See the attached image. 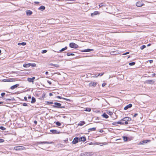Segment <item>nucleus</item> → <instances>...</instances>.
Returning <instances> with one entry per match:
<instances>
[{
	"label": "nucleus",
	"mask_w": 156,
	"mask_h": 156,
	"mask_svg": "<svg viewBox=\"0 0 156 156\" xmlns=\"http://www.w3.org/2000/svg\"><path fill=\"white\" fill-rule=\"evenodd\" d=\"M54 104L55 105H53V107L54 108H65V106H62V105L60 103L55 102Z\"/></svg>",
	"instance_id": "1"
},
{
	"label": "nucleus",
	"mask_w": 156,
	"mask_h": 156,
	"mask_svg": "<svg viewBox=\"0 0 156 156\" xmlns=\"http://www.w3.org/2000/svg\"><path fill=\"white\" fill-rule=\"evenodd\" d=\"M14 149L16 151H21L26 149V148L23 146H19L15 147Z\"/></svg>",
	"instance_id": "2"
},
{
	"label": "nucleus",
	"mask_w": 156,
	"mask_h": 156,
	"mask_svg": "<svg viewBox=\"0 0 156 156\" xmlns=\"http://www.w3.org/2000/svg\"><path fill=\"white\" fill-rule=\"evenodd\" d=\"M69 46L71 48H77L78 46L76 44L74 43H71L69 44Z\"/></svg>",
	"instance_id": "3"
},
{
	"label": "nucleus",
	"mask_w": 156,
	"mask_h": 156,
	"mask_svg": "<svg viewBox=\"0 0 156 156\" xmlns=\"http://www.w3.org/2000/svg\"><path fill=\"white\" fill-rule=\"evenodd\" d=\"M15 80L12 78H9L8 79H4L2 80L3 82H13L15 81Z\"/></svg>",
	"instance_id": "4"
},
{
	"label": "nucleus",
	"mask_w": 156,
	"mask_h": 156,
	"mask_svg": "<svg viewBox=\"0 0 156 156\" xmlns=\"http://www.w3.org/2000/svg\"><path fill=\"white\" fill-rule=\"evenodd\" d=\"M97 83L95 82H91L89 84L90 87H95L97 85Z\"/></svg>",
	"instance_id": "5"
},
{
	"label": "nucleus",
	"mask_w": 156,
	"mask_h": 156,
	"mask_svg": "<svg viewBox=\"0 0 156 156\" xmlns=\"http://www.w3.org/2000/svg\"><path fill=\"white\" fill-rule=\"evenodd\" d=\"M154 82V81L153 80H146L145 83L147 84H153Z\"/></svg>",
	"instance_id": "6"
},
{
	"label": "nucleus",
	"mask_w": 156,
	"mask_h": 156,
	"mask_svg": "<svg viewBox=\"0 0 156 156\" xmlns=\"http://www.w3.org/2000/svg\"><path fill=\"white\" fill-rule=\"evenodd\" d=\"M91 154L90 152H84L82 153L80 156H90Z\"/></svg>",
	"instance_id": "7"
},
{
	"label": "nucleus",
	"mask_w": 156,
	"mask_h": 156,
	"mask_svg": "<svg viewBox=\"0 0 156 156\" xmlns=\"http://www.w3.org/2000/svg\"><path fill=\"white\" fill-rule=\"evenodd\" d=\"M38 144H52L54 143L52 142H48V141H44L40 142L37 143Z\"/></svg>",
	"instance_id": "8"
},
{
	"label": "nucleus",
	"mask_w": 156,
	"mask_h": 156,
	"mask_svg": "<svg viewBox=\"0 0 156 156\" xmlns=\"http://www.w3.org/2000/svg\"><path fill=\"white\" fill-rule=\"evenodd\" d=\"M136 5L137 6L140 7L144 5L142 2H136Z\"/></svg>",
	"instance_id": "9"
},
{
	"label": "nucleus",
	"mask_w": 156,
	"mask_h": 156,
	"mask_svg": "<svg viewBox=\"0 0 156 156\" xmlns=\"http://www.w3.org/2000/svg\"><path fill=\"white\" fill-rule=\"evenodd\" d=\"M131 118L128 117H124L123 119H122L121 120L123 121H129L131 120Z\"/></svg>",
	"instance_id": "10"
},
{
	"label": "nucleus",
	"mask_w": 156,
	"mask_h": 156,
	"mask_svg": "<svg viewBox=\"0 0 156 156\" xmlns=\"http://www.w3.org/2000/svg\"><path fill=\"white\" fill-rule=\"evenodd\" d=\"M35 79V77H33L32 78H27V81L33 83L34 80Z\"/></svg>",
	"instance_id": "11"
},
{
	"label": "nucleus",
	"mask_w": 156,
	"mask_h": 156,
	"mask_svg": "<svg viewBox=\"0 0 156 156\" xmlns=\"http://www.w3.org/2000/svg\"><path fill=\"white\" fill-rule=\"evenodd\" d=\"M78 140H79V139L78 137L75 138L74 139L72 142L73 144H75L77 143L78 142Z\"/></svg>",
	"instance_id": "12"
},
{
	"label": "nucleus",
	"mask_w": 156,
	"mask_h": 156,
	"mask_svg": "<svg viewBox=\"0 0 156 156\" xmlns=\"http://www.w3.org/2000/svg\"><path fill=\"white\" fill-rule=\"evenodd\" d=\"M132 106V105L131 104H129L128 105H126L124 108V109L125 110H127L128 108H131Z\"/></svg>",
	"instance_id": "13"
},
{
	"label": "nucleus",
	"mask_w": 156,
	"mask_h": 156,
	"mask_svg": "<svg viewBox=\"0 0 156 156\" xmlns=\"http://www.w3.org/2000/svg\"><path fill=\"white\" fill-rule=\"evenodd\" d=\"M19 85V84H17L16 85H13L12 86H11L10 87V89L12 90H13L15 88H16L17 87H18Z\"/></svg>",
	"instance_id": "14"
},
{
	"label": "nucleus",
	"mask_w": 156,
	"mask_h": 156,
	"mask_svg": "<svg viewBox=\"0 0 156 156\" xmlns=\"http://www.w3.org/2000/svg\"><path fill=\"white\" fill-rule=\"evenodd\" d=\"M94 51V50L93 49H87L82 50V52H90V51Z\"/></svg>",
	"instance_id": "15"
},
{
	"label": "nucleus",
	"mask_w": 156,
	"mask_h": 156,
	"mask_svg": "<svg viewBox=\"0 0 156 156\" xmlns=\"http://www.w3.org/2000/svg\"><path fill=\"white\" fill-rule=\"evenodd\" d=\"M99 12L98 11H95L93 13H91V16H93L94 15H97L98 14H99Z\"/></svg>",
	"instance_id": "16"
},
{
	"label": "nucleus",
	"mask_w": 156,
	"mask_h": 156,
	"mask_svg": "<svg viewBox=\"0 0 156 156\" xmlns=\"http://www.w3.org/2000/svg\"><path fill=\"white\" fill-rule=\"evenodd\" d=\"M45 9V7L44 6L42 5L39 8H38V9L41 11H43Z\"/></svg>",
	"instance_id": "17"
},
{
	"label": "nucleus",
	"mask_w": 156,
	"mask_h": 156,
	"mask_svg": "<svg viewBox=\"0 0 156 156\" xmlns=\"http://www.w3.org/2000/svg\"><path fill=\"white\" fill-rule=\"evenodd\" d=\"M50 131L53 134H57V133H59V132H58V131L56 130H50Z\"/></svg>",
	"instance_id": "18"
},
{
	"label": "nucleus",
	"mask_w": 156,
	"mask_h": 156,
	"mask_svg": "<svg viewBox=\"0 0 156 156\" xmlns=\"http://www.w3.org/2000/svg\"><path fill=\"white\" fill-rule=\"evenodd\" d=\"M57 98H60V99H62L65 100L67 101H70V100L66 98H62V97L59 96H57Z\"/></svg>",
	"instance_id": "19"
},
{
	"label": "nucleus",
	"mask_w": 156,
	"mask_h": 156,
	"mask_svg": "<svg viewBox=\"0 0 156 156\" xmlns=\"http://www.w3.org/2000/svg\"><path fill=\"white\" fill-rule=\"evenodd\" d=\"M30 66V63L28 64H24L23 65V67L25 68H28Z\"/></svg>",
	"instance_id": "20"
},
{
	"label": "nucleus",
	"mask_w": 156,
	"mask_h": 156,
	"mask_svg": "<svg viewBox=\"0 0 156 156\" xmlns=\"http://www.w3.org/2000/svg\"><path fill=\"white\" fill-rule=\"evenodd\" d=\"M102 116L105 119H107L108 118V116L105 113H103L102 115Z\"/></svg>",
	"instance_id": "21"
},
{
	"label": "nucleus",
	"mask_w": 156,
	"mask_h": 156,
	"mask_svg": "<svg viewBox=\"0 0 156 156\" xmlns=\"http://www.w3.org/2000/svg\"><path fill=\"white\" fill-rule=\"evenodd\" d=\"M85 123V122L84 121H80L79 123L78 124V126H82Z\"/></svg>",
	"instance_id": "22"
},
{
	"label": "nucleus",
	"mask_w": 156,
	"mask_h": 156,
	"mask_svg": "<svg viewBox=\"0 0 156 156\" xmlns=\"http://www.w3.org/2000/svg\"><path fill=\"white\" fill-rule=\"evenodd\" d=\"M26 14L27 15H30L32 14V12L30 10H27L26 11Z\"/></svg>",
	"instance_id": "23"
},
{
	"label": "nucleus",
	"mask_w": 156,
	"mask_h": 156,
	"mask_svg": "<svg viewBox=\"0 0 156 156\" xmlns=\"http://www.w3.org/2000/svg\"><path fill=\"white\" fill-rule=\"evenodd\" d=\"M36 99L34 97H32L31 98V103H33L35 102Z\"/></svg>",
	"instance_id": "24"
},
{
	"label": "nucleus",
	"mask_w": 156,
	"mask_h": 156,
	"mask_svg": "<svg viewBox=\"0 0 156 156\" xmlns=\"http://www.w3.org/2000/svg\"><path fill=\"white\" fill-rule=\"evenodd\" d=\"M26 44V43L25 42H22V43H18V45H23L24 46Z\"/></svg>",
	"instance_id": "25"
},
{
	"label": "nucleus",
	"mask_w": 156,
	"mask_h": 156,
	"mask_svg": "<svg viewBox=\"0 0 156 156\" xmlns=\"http://www.w3.org/2000/svg\"><path fill=\"white\" fill-rule=\"evenodd\" d=\"M67 49V47H65L64 48H62L61 50H60L59 51L60 52H62L63 51L66 50Z\"/></svg>",
	"instance_id": "26"
},
{
	"label": "nucleus",
	"mask_w": 156,
	"mask_h": 156,
	"mask_svg": "<svg viewBox=\"0 0 156 156\" xmlns=\"http://www.w3.org/2000/svg\"><path fill=\"white\" fill-rule=\"evenodd\" d=\"M88 130L89 131H95L96 130V128L95 127L90 128Z\"/></svg>",
	"instance_id": "27"
},
{
	"label": "nucleus",
	"mask_w": 156,
	"mask_h": 156,
	"mask_svg": "<svg viewBox=\"0 0 156 156\" xmlns=\"http://www.w3.org/2000/svg\"><path fill=\"white\" fill-rule=\"evenodd\" d=\"M81 140L82 141H85L86 140V139L85 137L82 136L81 137Z\"/></svg>",
	"instance_id": "28"
},
{
	"label": "nucleus",
	"mask_w": 156,
	"mask_h": 156,
	"mask_svg": "<svg viewBox=\"0 0 156 156\" xmlns=\"http://www.w3.org/2000/svg\"><path fill=\"white\" fill-rule=\"evenodd\" d=\"M51 66H53L56 67H59V65L58 64H54L52 63H51L50 64Z\"/></svg>",
	"instance_id": "29"
},
{
	"label": "nucleus",
	"mask_w": 156,
	"mask_h": 156,
	"mask_svg": "<svg viewBox=\"0 0 156 156\" xmlns=\"http://www.w3.org/2000/svg\"><path fill=\"white\" fill-rule=\"evenodd\" d=\"M31 66L32 67H36V65L35 63H30V66Z\"/></svg>",
	"instance_id": "30"
},
{
	"label": "nucleus",
	"mask_w": 156,
	"mask_h": 156,
	"mask_svg": "<svg viewBox=\"0 0 156 156\" xmlns=\"http://www.w3.org/2000/svg\"><path fill=\"white\" fill-rule=\"evenodd\" d=\"M146 46L145 45H142L140 47V48L141 50H143V49L144 48H146Z\"/></svg>",
	"instance_id": "31"
},
{
	"label": "nucleus",
	"mask_w": 156,
	"mask_h": 156,
	"mask_svg": "<svg viewBox=\"0 0 156 156\" xmlns=\"http://www.w3.org/2000/svg\"><path fill=\"white\" fill-rule=\"evenodd\" d=\"M91 110V109L90 108H86L85 111L88 112H90Z\"/></svg>",
	"instance_id": "32"
},
{
	"label": "nucleus",
	"mask_w": 156,
	"mask_h": 156,
	"mask_svg": "<svg viewBox=\"0 0 156 156\" xmlns=\"http://www.w3.org/2000/svg\"><path fill=\"white\" fill-rule=\"evenodd\" d=\"M0 129L2 130H4L6 129L5 128L2 126H0Z\"/></svg>",
	"instance_id": "33"
},
{
	"label": "nucleus",
	"mask_w": 156,
	"mask_h": 156,
	"mask_svg": "<svg viewBox=\"0 0 156 156\" xmlns=\"http://www.w3.org/2000/svg\"><path fill=\"white\" fill-rule=\"evenodd\" d=\"M123 140L125 141H127V137L126 136H123Z\"/></svg>",
	"instance_id": "34"
},
{
	"label": "nucleus",
	"mask_w": 156,
	"mask_h": 156,
	"mask_svg": "<svg viewBox=\"0 0 156 156\" xmlns=\"http://www.w3.org/2000/svg\"><path fill=\"white\" fill-rule=\"evenodd\" d=\"M135 63L134 62H131L129 63V65L130 66H133L135 64Z\"/></svg>",
	"instance_id": "35"
},
{
	"label": "nucleus",
	"mask_w": 156,
	"mask_h": 156,
	"mask_svg": "<svg viewBox=\"0 0 156 156\" xmlns=\"http://www.w3.org/2000/svg\"><path fill=\"white\" fill-rule=\"evenodd\" d=\"M56 125L58 126H60L61 125V123L59 122H57L56 123Z\"/></svg>",
	"instance_id": "36"
},
{
	"label": "nucleus",
	"mask_w": 156,
	"mask_h": 156,
	"mask_svg": "<svg viewBox=\"0 0 156 156\" xmlns=\"http://www.w3.org/2000/svg\"><path fill=\"white\" fill-rule=\"evenodd\" d=\"M118 124H121V125H123L124 124V122H117Z\"/></svg>",
	"instance_id": "37"
},
{
	"label": "nucleus",
	"mask_w": 156,
	"mask_h": 156,
	"mask_svg": "<svg viewBox=\"0 0 156 156\" xmlns=\"http://www.w3.org/2000/svg\"><path fill=\"white\" fill-rule=\"evenodd\" d=\"M112 124L113 125H118L117 122H113L112 123Z\"/></svg>",
	"instance_id": "38"
},
{
	"label": "nucleus",
	"mask_w": 156,
	"mask_h": 156,
	"mask_svg": "<svg viewBox=\"0 0 156 156\" xmlns=\"http://www.w3.org/2000/svg\"><path fill=\"white\" fill-rule=\"evenodd\" d=\"M4 100H5L6 101H8V100H9V101H12L13 100V99L12 98H11V99H9V98H8L7 99H4Z\"/></svg>",
	"instance_id": "39"
},
{
	"label": "nucleus",
	"mask_w": 156,
	"mask_h": 156,
	"mask_svg": "<svg viewBox=\"0 0 156 156\" xmlns=\"http://www.w3.org/2000/svg\"><path fill=\"white\" fill-rule=\"evenodd\" d=\"M47 52V51L46 50H43L41 53L43 54L46 53Z\"/></svg>",
	"instance_id": "40"
},
{
	"label": "nucleus",
	"mask_w": 156,
	"mask_h": 156,
	"mask_svg": "<svg viewBox=\"0 0 156 156\" xmlns=\"http://www.w3.org/2000/svg\"><path fill=\"white\" fill-rule=\"evenodd\" d=\"M150 140H144V141H143V143H147L148 142H149L150 141Z\"/></svg>",
	"instance_id": "41"
},
{
	"label": "nucleus",
	"mask_w": 156,
	"mask_h": 156,
	"mask_svg": "<svg viewBox=\"0 0 156 156\" xmlns=\"http://www.w3.org/2000/svg\"><path fill=\"white\" fill-rule=\"evenodd\" d=\"M47 103L51 105L53 104V102H52L47 101Z\"/></svg>",
	"instance_id": "42"
},
{
	"label": "nucleus",
	"mask_w": 156,
	"mask_h": 156,
	"mask_svg": "<svg viewBox=\"0 0 156 156\" xmlns=\"http://www.w3.org/2000/svg\"><path fill=\"white\" fill-rule=\"evenodd\" d=\"M104 74V73H99V74L98 76H96V77H98V76L99 75H100L101 76H102Z\"/></svg>",
	"instance_id": "43"
},
{
	"label": "nucleus",
	"mask_w": 156,
	"mask_h": 156,
	"mask_svg": "<svg viewBox=\"0 0 156 156\" xmlns=\"http://www.w3.org/2000/svg\"><path fill=\"white\" fill-rule=\"evenodd\" d=\"M4 102H0V105L1 106L3 105H4Z\"/></svg>",
	"instance_id": "44"
},
{
	"label": "nucleus",
	"mask_w": 156,
	"mask_h": 156,
	"mask_svg": "<svg viewBox=\"0 0 156 156\" xmlns=\"http://www.w3.org/2000/svg\"><path fill=\"white\" fill-rule=\"evenodd\" d=\"M108 114L110 115H111L113 114V113L111 112H109Z\"/></svg>",
	"instance_id": "45"
},
{
	"label": "nucleus",
	"mask_w": 156,
	"mask_h": 156,
	"mask_svg": "<svg viewBox=\"0 0 156 156\" xmlns=\"http://www.w3.org/2000/svg\"><path fill=\"white\" fill-rule=\"evenodd\" d=\"M106 83H103L102 84V86L103 87L106 85Z\"/></svg>",
	"instance_id": "46"
},
{
	"label": "nucleus",
	"mask_w": 156,
	"mask_h": 156,
	"mask_svg": "<svg viewBox=\"0 0 156 156\" xmlns=\"http://www.w3.org/2000/svg\"><path fill=\"white\" fill-rule=\"evenodd\" d=\"M99 7H102L103 6V5L102 3H101L99 5Z\"/></svg>",
	"instance_id": "47"
},
{
	"label": "nucleus",
	"mask_w": 156,
	"mask_h": 156,
	"mask_svg": "<svg viewBox=\"0 0 156 156\" xmlns=\"http://www.w3.org/2000/svg\"><path fill=\"white\" fill-rule=\"evenodd\" d=\"M70 54H71L70 52H68L67 54V55L68 56H70L71 55H70Z\"/></svg>",
	"instance_id": "48"
},
{
	"label": "nucleus",
	"mask_w": 156,
	"mask_h": 156,
	"mask_svg": "<svg viewBox=\"0 0 156 156\" xmlns=\"http://www.w3.org/2000/svg\"><path fill=\"white\" fill-rule=\"evenodd\" d=\"M138 115V114L137 113H135L134 114V115H133V117H135L136 116H137Z\"/></svg>",
	"instance_id": "49"
},
{
	"label": "nucleus",
	"mask_w": 156,
	"mask_h": 156,
	"mask_svg": "<svg viewBox=\"0 0 156 156\" xmlns=\"http://www.w3.org/2000/svg\"><path fill=\"white\" fill-rule=\"evenodd\" d=\"M5 93H1V95H2V96H4L5 95Z\"/></svg>",
	"instance_id": "50"
},
{
	"label": "nucleus",
	"mask_w": 156,
	"mask_h": 156,
	"mask_svg": "<svg viewBox=\"0 0 156 156\" xmlns=\"http://www.w3.org/2000/svg\"><path fill=\"white\" fill-rule=\"evenodd\" d=\"M47 82L49 83L50 84H51V82L50 81H49V80H47Z\"/></svg>",
	"instance_id": "51"
},
{
	"label": "nucleus",
	"mask_w": 156,
	"mask_h": 156,
	"mask_svg": "<svg viewBox=\"0 0 156 156\" xmlns=\"http://www.w3.org/2000/svg\"><path fill=\"white\" fill-rule=\"evenodd\" d=\"M23 105L25 106H27V105L26 103H24L23 104Z\"/></svg>",
	"instance_id": "52"
},
{
	"label": "nucleus",
	"mask_w": 156,
	"mask_h": 156,
	"mask_svg": "<svg viewBox=\"0 0 156 156\" xmlns=\"http://www.w3.org/2000/svg\"><path fill=\"white\" fill-rule=\"evenodd\" d=\"M4 141V140L2 139H0V142H3Z\"/></svg>",
	"instance_id": "53"
},
{
	"label": "nucleus",
	"mask_w": 156,
	"mask_h": 156,
	"mask_svg": "<svg viewBox=\"0 0 156 156\" xmlns=\"http://www.w3.org/2000/svg\"><path fill=\"white\" fill-rule=\"evenodd\" d=\"M125 121V122H124V123L126 125L127 124H128V122H127V121Z\"/></svg>",
	"instance_id": "54"
},
{
	"label": "nucleus",
	"mask_w": 156,
	"mask_h": 156,
	"mask_svg": "<svg viewBox=\"0 0 156 156\" xmlns=\"http://www.w3.org/2000/svg\"><path fill=\"white\" fill-rule=\"evenodd\" d=\"M150 63H151L153 62V61L152 60H150L149 61Z\"/></svg>",
	"instance_id": "55"
},
{
	"label": "nucleus",
	"mask_w": 156,
	"mask_h": 156,
	"mask_svg": "<svg viewBox=\"0 0 156 156\" xmlns=\"http://www.w3.org/2000/svg\"><path fill=\"white\" fill-rule=\"evenodd\" d=\"M103 129H101V130H100V131H99L100 132V133H102V132H103Z\"/></svg>",
	"instance_id": "56"
},
{
	"label": "nucleus",
	"mask_w": 156,
	"mask_h": 156,
	"mask_svg": "<svg viewBox=\"0 0 156 156\" xmlns=\"http://www.w3.org/2000/svg\"><path fill=\"white\" fill-rule=\"evenodd\" d=\"M49 95L50 96H52V95H53V94H52L51 93H50L49 94Z\"/></svg>",
	"instance_id": "57"
},
{
	"label": "nucleus",
	"mask_w": 156,
	"mask_h": 156,
	"mask_svg": "<svg viewBox=\"0 0 156 156\" xmlns=\"http://www.w3.org/2000/svg\"><path fill=\"white\" fill-rule=\"evenodd\" d=\"M28 98L29 99H30L31 97L30 96H29L28 97Z\"/></svg>",
	"instance_id": "58"
},
{
	"label": "nucleus",
	"mask_w": 156,
	"mask_h": 156,
	"mask_svg": "<svg viewBox=\"0 0 156 156\" xmlns=\"http://www.w3.org/2000/svg\"><path fill=\"white\" fill-rule=\"evenodd\" d=\"M34 3L36 4H38L39 3V2H34Z\"/></svg>",
	"instance_id": "59"
},
{
	"label": "nucleus",
	"mask_w": 156,
	"mask_h": 156,
	"mask_svg": "<svg viewBox=\"0 0 156 156\" xmlns=\"http://www.w3.org/2000/svg\"><path fill=\"white\" fill-rule=\"evenodd\" d=\"M155 75H156V74H155V73H153L152 75V76H155Z\"/></svg>",
	"instance_id": "60"
},
{
	"label": "nucleus",
	"mask_w": 156,
	"mask_h": 156,
	"mask_svg": "<svg viewBox=\"0 0 156 156\" xmlns=\"http://www.w3.org/2000/svg\"><path fill=\"white\" fill-rule=\"evenodd\" d=\"M24 99L26 100V101H27V98L26 97H25L24 98Z\"/></svg>",
	"instance_id": "61"
},
{
	"label": "nucleus",
	"mask_w": 156,
	"mask_h": 156,
	"mask_svg": "<svg viewBox=\"0 0 156 156\" xmlns=\"http://www.w3.org/2000/svg\"><path fill=\"white\" fill-rule=\"evenodd\" d=\"M34 123L36 124H37V121H34Z\"/></svg>",
	"instance_id": "62"
},
{
	"label": "nucleus",
	"mask_w": 156,
	"mask_h": 156,
	"mask_svg": "<svg viewBox=\"0 0 156 156\" xmlns=\"http://www.w3.org/2000/svg\"><path fill=\"white\" fill-rule=\"evenodd\" d=\"M71 55H74V54L73 53H71L70 54Z\"/></svg>",
	"instance_id": "63"
},
{
	"label": "nucleus",
	"mask_w": 156,
	"mask_h": 156,
	"mask_svg": "<svg viewBox=\"0 0 156 156\" xmlns=\"http://www.w3.org/2000/svg\"><path fill=\"white\" fill-rule=\"evenodd\" d=\"M48 72L47 71V72H45V74L46 75H47L48 74Z\"/></svg>",
	"instance_id": "64"
}]
</instances>
